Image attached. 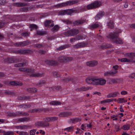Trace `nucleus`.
<instances>
[{
    "label": "nucleus",
    "instance_id": "nucleus-1",
    "mask_svg": "<svg viewBox=\"0 0 135 135\" xmlns=\"http://www.w3.org/2000/svg\"><path fill=\"white\" fill-rule=\"evenodd\" d=\"M122 32L120 29H117L116 32L110 34L108 36V38H110L114 43L117 44H122L123 42L122 40L118 37V33Z\"/></svg>",
    "mask_w": 135,
    "mask_h": 135
},
{
    "label": "nucleus",
    "instance_id": "nucleus-2",
    "mask_svg": "<svg viewBox=\"0 0 135 135\" xmlns=\"http://www.w3.org/2000/svg\"><path fill=\"white\" fill-rule=\"evenodd\" d=\"M19 70L26 73L27 75L33 77H41L43 76L42 74L39 73H34L35 70L33 69L30 68H20Z\"/></svg>",
    "mask_w": 135,
    "mask_h": 135
},
{
    "label": "nucleus",
    "instance_id": "nucleus-3",
    "mask_svg": "<svg viewBox=\"0 0 135 135\" xmlns=\"http://www.w3.org/2000/svg\"><path fill=\"white\" fill-rule=\"evenodd\" d=\"M102 4V1H96L87 5V8L89 9L95 8L101 6Z\"/></svg>",
    "mask_w": 135,
    "mask_h": 135
},
{
    "label": "nucleus",
    "instance_id": "nucleus-4",
    "mask_svg": "<svg viewBox=\"0 0 135 135\" xmlns=\"http://www.w3.org/2000/svg\"><path fill=\"white\" fill-rule=\"evenodd\" d=\"M77 1H67L66 2L58 4L54 6V7L57 8H61L68 5L78 3Z\"/></svg>",
    "mask_w": 135,
    "mask_h": 135
},
{
    "label": "nucleus",
    "instance_id": "nucleus-5",
    "mask_svg": "<svg viewBox=\"0 0 135 135\" xmlns=\"http://www.w3.org/2000/svg\"><path fill=\"white\" fill-rule=\"evenodd\" d=\"M9 115L10 116L15 117L16 116H28L29 114L27 113L21 111L17 112L15 113L13 112H10L9 113Z\"/></svg>",
    "mask_w": 135,
    "mask_h": 135
},
{
    "label": "nucleus",
    "instance_id": "nucleus-6",
    "mask_svg": "<svg viewBox=\"0 0 135 135\" xmlns=\"http://www.w3.org/2000/svg\"><path fill=\"white\" fill-rule=\"evenodd\" d=\"M95 85H103L105 84L106 83V80H105L102 79H97L95 78Z\"/></svg>",
    "mask_w": 135,
    "mask_h": 135
},
{
    "label": "nucleus",
    "instance_id": "nucleus-7",
    "mask_svg": "<svg viewBox=\"0 0 135 135\" xmlns=\"http://www.w3.org/2000/svg\"><path fill=\"white\" fill-rule=\"evenodd\" d=\"M30 42L27 41L19 42L15 43L14 44V45L17 47H23L30 44Z\"/></svg>",
    "mask_w": 135,
    "mask_h": 135
},
{
    "label": "nucleus",
    "instance_id": "nucleus-8",
    "mask_svg": "<svg viewBox=\"0 0 135 135\" xmlns=\"http://www.w3.org/2000/svg\"><path fill=\"white\" fill-rule=\"evenodd\" d=\"M117 72V70L113 71L112 70H109L104 73V75L105 76H108L110 75L113 76Z\"/></svg>",
    "mask_w": 135,
    "mask_h": 135
},
{
    "label": "nucleus",
    "instance_id": "nucleus-9",
    "mask_svg": "<svg viewBox=\"0 0 135 135\" xmlns=\"http://www.w3.org/2000/svg\"><path fill=\"white\" fill-rule=\"evenodd\" d=\"M36 126H41L45 127L49 126V124L46 122L43 121H39L35 123Z\"/></svg>",
    "mask_w": 135,
    "mask_h": 135
},
{
    "label": "nucleus",
    "instance_id": "nucleus-10",
    "mask_svg": "<svg viewBox=\"0 0 135 135\" xmlns=\"http://www.w3.org/2000/svg\"><path fill=\"white\" fill-rule=\"evenodd\" d=\"M86 45V44L84 42H81L75 44L73 46V47L74 48L78 49L84 47Z\"/></svg>",
    "mask_w": 135,
    "mask_h": 135
},
{
    "label": "nucleus",
    "instance_id": "nucleus-11",
    "mask_svg": "<svg viewBox=\"0 0 135 135\" xmlns=\"http://www.w3.org/2000/svg\"><path fill=\"white\" fill-rule=\"evenodd\" d=\"M102 25L100 23L97 22L95 23L90 25L89 27L91 29H95L99 27H101Z\"/></svg>",
    "mask_w": 135,
    "mask_h": 135
},
{
    "label": "nucleus",
    "instance_id": "nucleus-12",
    "mask_svg": "<svg viewBox=\"0 0 135 135\" xmlns=\"http://www.w3.org/2000/svg\"><path fill=\"white\" fill-rule=\"evenodd\" d=\"M119 95V93L118 91H115L107 95V98H110L115 97Z\"/></svg>",
    "mask_w": 135,
    "mask_h": 135
},
{
    "label": "nucleus",
    "instance_id": "nucleus-13",
    "mask_svg": "<svg viewBox=\"0 0 135 135\" xmlns=\"http://www.w3.org/2000/svg\"><path fill=\"white\" fill-rule=\"evenodd\" d=\"M45 26L47 27H51L54 25L53 21L51 20H46L45 22Z\"/></svg>",
    "mask_w": 135,
    "mask_h": 135
},
{
    "label": "nucleus",
    "instance_id": "nucleus-14",
    "mask_svg": "<svg viewBox=\"0 0 135 135\" xmlns=\"http://www.w3.org/2000/svg\"><path fill=\"white\" fill-rule=\"evenodd\" d=\"M98 64L97 61H94L88 62L86 63L87 65L91 67H93L97 65Z\"/></svg>",
    "mask_w": 135,
    "mask_h": 135
},
{
    "label": "nucleus",
    "instance_id": "nucleus-15",
    "mask_svg": "<svg viewBox=\"0 0 135 135\" xmlns=\"http://www.w3.org/2000/svg\"><path fill=\"white\" fill-rule=\"evenodd\" d=\"M46 63L49 65H57L58 62L57 61L55 60H47L45 61Z\"/></svg>",
    "mask_w": 135,
    "mask_h": 135
},
{
    "label": "nucleus",
    "instance_id": "nucleus-16",
    "mask_svg": "<svg viewBox=\"0 0 135 135\" xmlns=\"http://www.w3.org/2000/svg\"><path fill=\"white\" fill-rule=\"evenodd\" d=\"M95 78L87 79L86 80V82L88 84H92L95 85Z\"/></svg>",
    "mask_w": 135,
    "mask_h": 135
},
{
    "label": "nucleus",
    "instance_id": "nucleus-17",
    "mask_svg": "<svg viewBox=\"0 0 135 135\" xmlns=\"http://www.w3.org/2000/svg\"><path fill=\"white\" fill-rule=\"evenodd\" d=\"M30 119L29 118L24 117L20 118L18 119V122H27Z\"/></svg>",
    "mask_w": 135,
    "mask_h": 135
},
{
    "label": "nucleus",
    "instance_id": "nucleus-18",
    "mask_svg": "<svg viewBox=\"0 0 135 135\" xmlns=\"http://www.w3.org/2000/svg\"><path fill=\"white\" fill-rule=\"evenodd\" d=\"M124 56L127 57L132 58L135 57V53H127L125 54Z\"/></svg>",
    "mask_w": 135,
    "mask_h": 135
},
{
    "label": "nucleus",
    "instance_id": "nucleus-19",
    "mask_svg": "<svg viewBox=\"0 0 135 135\" xmlns=\"http://www.w3.org/2000/svg\"><path fill=\"white\" fill-rule=\"evenodd\" d=\"M9 84L11 85L14 86H21L22 85V83H21L18 81H12L10 82Z\"/></svg>",
    "mask_w": 135,
    "mask_h": 135
},
{
    "label": "nucleus",
    "instance_id": "nucleus-20",
    "mask_svg": "<svg viewBox=\"0 0 135 135\" xmlns=\"http://www.w3.org/2000/svg\"><path fill=\"white\" fill-rule=\"evenodd\" d=\"M91 88L90 87H82L77 89L76 90L78 91H85L88 90L89 89H91Z\"/></svg>",
    "mask_w": 135,
    "mask_h": 135
},
{
    "label": "nucleus",
    "instance_id": "nucleus-21",
    "mask_svg": "<svg viewBox=\"0 0 135 135\" xmlns=\"http://www.w3.org/2000/svg\"><path fill=\"white\" fill-rule=\"evenodd\" d=\"M65 56L62 55L59 57L58 58V60L61 63H65Z\"/></svg>",
    "mask_w": 135,
    "mask_h": 135
},
{
    "label": "nucleus",
    "instance_id": "nucleus-22",
    "mask_svg": "<svg viewBox=\"0 0 135 135\" xmlns=\"http://www.w3.org/2000/svg\"><path fill=\"white\" fill-rule=\"evenodd\" d=\"M107 26L109 28H112L114 27V23L112 20H110L107 22Z\"/></svg>",
    "mask_w": 135,
    "mask_h": 135
},
{
    "label": "nucleus",
    "instance_id": "nucleus-23",
    "mask_svg": "<svg viewBox=\"0 0 135 135\" xmlns=\"http://www.w3.org/2000/svg\"><path fill=\"white\" fill-rule=\"evenodd\" d=\"M85 22L84 20H79L75 21L73 22V24L74 25H81L84 23Z\"/></svg>",
    "mask_w": 135,
    "mask_h": 135
},
{
    "label": "nucleus",
    "instance_id": "nucleus-24",
    "mask_svg": "<svg viewBox=\"0 0 135 135\" xmlns=\"http://www.w3.org/2000/svg\"><path fill=\"white\" fill-rule=\"evenodd\" d=\"M81 119L79 118H76L71 119L70 120V123H73L80 122L81 121Z\"/></svg>",
    "mask_w": 135,
    "mask_h": 135
},
{
    "label": "nucleus",
    "instance_id": "nucleus-25",
    "mask_svg": "<svg viewBox=\"0 0 135 135\" xmlns=\"http://www.w3.org/2000/svg\"><path fill=\"white\" fill-rule=\"evenodd\" d=\"M66 14L68 15H71L73 13H76L77 11L73 9H70L66 10Z\"/></svg>",
    "mask_w": 135,
    "mask_h": 135
},
{
    "label": "nucleus",
    "instance_id": "nucleus-26",
    "mask_svg": "<svg viewBox=\"0 0 135 135\" xmlns=\"http://www.w3.org/2000/svg\"><path fill=\"white\" fill-rule=\"evenodd\" d=\"M13 5L14 6L17 7H22L27 5L26 4L22 3H16L13 4Z\"/></svg>",
    "mask_w": 135,
    "mask_h": 135
},
{
    "label": "nucleus",
    "instance_id": "nucleus-27",
    "mask_svg": "<svg viewBox=\"0 0 135 135\" xmlns=\"http://www.w3.org/2000/svg\"><path fill=\"white\" fill-rule=\"evenodd\" d=\"M127 102V100L125 99L124 98H118L117 100V102L119 103H125Z\"/></svg>",
    "mask_w": 135,
    "mask_h": 135
},
{
    "label": "nucleus",
    "instance_id": "nucleus-28",
    "mask_svg": "<svg viewBox=\"0 0 135 135\" xmlns=\"http://www.w3.org/2000/svg\"><path fill=\"white\" fill-rule=\"evenodd\" d=\"M69 47L68 45H66L61 46L59 48H57V50H61L67 48Z\"/></svg>",
    "mask_w": 135,
    "mask_h": 135
},
{
    "label": "nucleus",
    "instance_id": "nucleus-29",
    "mask_svg": "<svg viewBox=\"0 0 135 135\" xmlns=\"http://www.w3.org/2000/svg\"><path fill=\"white\" fill-rule=\"evenodd\" d=\"M3 135H12L14 134V132L13 131H3Z\"/></svg>",
    "mask_w": 135,
    "mask_h": 135
},
{
    "label": "nucleus",
    "instance_id": "nucleus-30",
    "mask_svg": "<svg viewBox=\"0 0 135 135\" xmlns=\"http://www.w3.org/2000/svg\"><path fill=\"white\" fill-rule=\"evenodd\" d=\"M130 128V126L129 124H125L122 127L121 129L124 130H128Z\"/></svg>",
    "mask_w": 135,
    "mask_h": 135
},
{
    "label": "nucleus",
    "instance_id": "nucleus-31",
    "mask_svg": "<svg viewBox=\"0 0 135 135\" xmlns=\"http://www.w3.org/2000/svg\"><path fill=\"white\" fill-rule=\"evenodd\" d=\"M73 58L71 57H66L65 56V63L69 62L73 60Z\"/></svg>",
    "mask_w": 135,
    "mask_h": 135
},
{
    "label": "nucleus",
    "instance_id": "nucleus-32",
    "mask_svg": "<svg viewBox=\"0 0 135 135\" xmlns=\"http://www.w3.org/2000/svg\"><path fill=\"white\" fill-rule=\"evenodd\" d=\"M72 36H74L77 34L79 32V31L76 29H73L71 30Z\"/></svg>",
    "mask_w": 135,
    "mask_h": 135
},
{
    "label": "nucleus",
    "instance_id": "nucleus-33",
    "mask_svg": "<svg viewBox=\"0 0 135 135\" xmlns=\"http://www.w3.org/2000/svg\"><path fill=\"white\" fill-rule=\"evenodd\" d=\"M50 104L52 105H58L61 104L60 102L57 101H53L50 103Z\"/></svg>",
    "mask_w": 135,
    "mask_h": 135
},
{
    "label": "nucleus",
    "instance_id": "nucleus-34",
    "mask_svg": "<svg viewBox=\"0 0 135 135\" xmlns=\"http://www.w3.org/2000/svg\"><path fill=\"white\" fill-rule=\"evenodd\" d=\"M118 61H121L122 62H129L130 61V60L126 58H123L118 59Z\"/></svg>",
    "mask_w": 135,
    "mask_h": 135
},
{
    "label": "nucleus",
    "instance_id": "nucleus-35",
    "mask_svg": "<svg viewBox=\"0 0 135 135\" xmlns=\"http://www.w3.org/2000/svg\"><path fill=\"white\" fill-rule=\"evenodd\" d=\"M45 83V81L44 80L40 81L37 83V85L39 86H41L44 85Z\"/></svg>",
    "mask_w": 135,
    "mask_h": 135
},
{
    "label": "nucleus",
    "instance_id": "nucleus-36",
    "mask_svg": "<svg viewBox=\"0 0 135 135\" xmlns=\"http://www.w3.org/2000/svg\"><path fill=\"white\" fill-rule=\"evenodd\" d=\"M59 27L58 25H56L53 28H52V31L54 32L57 31L59 30Z\"/></svg>",
    "mask_w": 135,
    "mask_h": 135
},
{
    "label": "nucleus",
    "instance_id": "nucleus-37",
    "mask_svg": "<svg viewBox=\"0 0 135 135\" xmlns=\"http://www.w3.org/2000/svg\"><path fill=\"white\" fill-rule=\"evenodd\" d=\"M118 115H112L111 117L110 118L114 120H117L118 119Z\"/></svg>",
    "mask_w": 135,
    "mask_h": 135
},
{
    "label": "nucleus",
    "instance_id": "nucleus-38",
    "mask_svg": "<svg viewBox=\"0 0 135 135\" xmlns=\"http://www.w3.org/2000/svg\"><path fill=\"white\" fill-rule=\"evenodd\" d=\"M110 80L111 82L115 83L118 82L119 79H111Z\"/></svg>",
    "mask_w": 135,
    "mask_h": 135
},
{
    "label": "nucleus",
    "instance_id": "nucleus-39",
    "mask_svg": "<svg viewBox=\"0 0 135 135\" xmlns=\"http://www.w3.org/2000/svg\"><path fill=\"white\" fill-rule=\"evenodd\" d=\"M74 127H73L71 126L64 129V131H67L68 132H71L73 129Z\"/></svg>",
    "mask_w": 135,
    "mask_h": 135
},
{
    "label": "nucleus",
    "instance_id": "nucleus-40",
    "mask_svg": "<svg viewBox=\"0 0 135 135\" xmlns=\"http://www.w3.org/2000/svg\"><path fill=\"white\" fill-rule=\"evenodd\" d=\"M71 30H68L65 33V35L66 36H70L71 35Z\"/></svg>",
    "mask_w": 135,
    "mask_h": 135
},
{
    "label": "nucleus",
    "instance_id": "nucleus-41",
    "mask_svg": "<svg viewBox=\"0 0 135 135\" xmlns=\"http://www.w3.org/2000/svg\"><path fill=\"white\" fill-rule=\"evenodd\" d=\"M66 15V10L61 11L58 13V15Z\"/></svg>",
    "mask_w": 135,
    "mask_h": 135
},
{
    "label": "nucleus",
    "instance_id": "nucleus-42",
    "mask_svg": "<svg viewBox=\"0 0 135 135\" xmlns=\"http://www.w3.org/2000/svg\"><path fill=\"white\" fill-rule=\"evenodd\" d=\"M43 120L46 123L51 122L50 117H45L44 118Z\"/></svg>",
    "mask_w": 135,
    "mask_h": 135
},
{
    "label": "nucleus",
    "instance_id": "nucleus-43",
    "mask_svg": "<svg viewBox=\"0 0 135 135\" xmlns=\"http://www.w3.org/2000/svg\"><path fill=\"white\" fill-rule=\"evenodd\" d=\"M52 74L55 77H58L60 76V74L58 72H54L52 73Z\"/></svg>",
    "mask_w": 135,
    "mask_h": 135
},
{
    "label": "nucleus",
    "instance_id": "nucleus-44",
    "mask_svg": "<svg viewBox=\"0 0 135 135\" xmlns=\"http://www.w3.org/2000/svg\"><path fill=\"white\" fill-rule=\"evenodd\" d=\"M129 77L130 78H135V73H132L130 74L129 75Z\"/></svg>",
    "mask_w": 135,
    "mask_h": 135
},
{
    "label": "nucleus",
    "instance_id": "nucleus-45",
    "mask_svg": "<svg viewBox=\"0 0 135 135\" xmlns=\"http://www.w3.org/2000/svg\"><path fill=\"white\" fill-rule=\"evenodd\" d=\"M36 130V129H33L30 131V134L31 135H34L35 134V132Z\"/></svg>",
    "mask_w": 135,
    "mask_h": 135
},
{
    "label": "nucleus",
    "instance_id": "nucleus-46",
    "mask_svg": "<svg viewBox=\"0 0 135 135\" xmlns=\"http://www.w3.org/2000/svg\"><path fill=\"white\" fill-rule=\"evenodd\" d=\"M104 12L103 11H100L99 12L98 14L99 16L100 17H102L104 15Z\"/></svg>",
    "mask_w": 135,
    "mask_h": 135
},
{
    "label": "nucleus",
    "instance_id": "nucleus-47",
    "mask_svg": "<svg viewBox=\"0 0 135 135\" xmlns=\"http://www.w3.org/2000/svg\"><path fill=\"white\" fill-rule=\"evenodd\" d=\"M51 122H53L57 120L58 118L56 117H50Z\"/></svg>",
    "mask_w": 135,
    "mask_h": 135
},
{
    "label": "nucleus",
    "instance_id": "nucleus-48",
    "mask_svg": "<svg viewBox=\"0 0 135 135\" xmlns=\"http://www.w3.org/2000/svg\"><path fill=\"white\" fill-rule=\"evenodd\" d=\"M30 27L31 29H37L38 28L37 26L36 25L34 24H32L30 25Z\"/></svg>",
    "mask_w": 135,
    "mask_h": 135
},
{
    "label": "nucleus",
    "instance_id": "nucleus-49",
    "mask_svg": "<svg viewBox=\"0 0 135 135\" xmlns=\"http://www.w3.org/2000/svg\"><path fill=\"white\" fill-rule=\"evenodd\" d=\"M37 33L38 35H42L45 34V33L44 32L40 31H37Z\"/></svg>",
    "mask_w": 135,
    "mask_h": 135
},
{
    "label": "nucleus",
    "instance_id": "nucleus-50",
    "mask_svg": "<svg viewBox=\"0 0 135 135\" xmlns=\"http://www.w3.org/2000/svg\"><path fill=\"white\" fill-rule=\"evenodd\" d=\"M24 64V63L22 64V63H19V64H16L15 65V67H21Z\"/></svg>",
    "mask_w": 135,
    "mask_h": 135
},
{
    "label": "nucleus",
    "instance_id": "nucleus-51",
    "mask_svg": "<svg viewBox=\"0 0 135 135\" xmlns=\"http://www.w3.org/2000/svg\"><path fill=\"white\" fill-rule=\"evenodd\" d=\"M6 93H7V94L10 95L12 96H14L15 95V94L14 93L11 91H6Z\"/></svg>",
    "mask_w": 135,
    "mask_h": 135
},
{
    "label": "nucleus",
    "instance_id": "nucleus-52",
    "mask_svg": "<svg viewBox=\"0 0 135 135\" xmlns=\"http://www.w3.org/2000/svg\"><path fill=\"white\" fill-rule=\"evenodd\" d=\"M76 40H79L83 39L81 35H78L75 38Z\"/></svg>",
    "mask_w": 135,
    "mask_h": 135
},
{
    "label": "nucleus",
    "instance_id": "nucleus-53",
    "mask_svg": "<svg viewBox=\"0 0 135 135\" xmlns=\"http://www.w3.org/2000/svg\"><path fill=\"white\" fill-rule=\"evenodd\" d=\"M29 127L28 126H27L23 125L22 126H19L18 127V128H21V129H23L24 128H27V127Z\"/></svg>",
    "mask_w": 135,
    "mask_h": 135
},
{
    "label": "nucleus",
    "instance_id": "nucleus-54",
    "mask_svg": "<svg viewBox=\"0 0 135 135\" xmlns=\"http://www.w3.org/2000/svg\"><path fill=\"white\" fill-rule=\"evenodd\" d=\"M81 129L84 131H85L86 129L85 125L84 124H82L80 127Z\"/></svg>",
    "mask_w": 135,
    "mask_h": 135
},
{
    "label": "nucleus",
    "instance_id": "nucleus-55",
    "mask_svg": "<svg viewBox=\"0 0 135 135\" xmlns=\"http://www.w3.org/2000/svg\"><path fill=\"white\" fill-rule=\"evenodd\" d=\"M31 106L30 105H22V107H24V108H28L30 107Z\"/></svg>",
    "mask_w": 135,
    "mask_h": 135
},
{
    "label": "nucleus",
    "instance_id": "nucleus-56",
    "mask_svg": "<svg viewBox=\"0 0 135 135\" xmlns=\"http://www.w3.org/2000/svg\"><path fill=\"white\" fill-rule=\"evenodd\" d=\"M126 16H124L123 15H121L120 16H119V18L120 19L123 20L124 19V18H126Z\"/></svg>",
    "mask_w": 135,
    "mask_h": 135
},
{
    "label": "nucleus",
    "instance_id": "nucleus-57",
    "mask_svg": "<svg viewBox=\"0 0 135 135\" xmlns=\"http://www.w3.org/2000/svg\"><path fill=\"white\" fill-rule=\"evenodd\" d=\"M33 88H29L27 89V91L30 93H33L32 91Z\"/></svg>",
    "mask_w": 135,
    "mask_h": 135
},
{
    "label": "nucleus",
    "instance_id": "nucleus-58",
    "mask_svg": "<svg viewBox=\"0 0 135 135\" xmlns=\"http://www.w3.org/2000/svg\"><path fill=\"white\" fill-rule=\"evenodd\" d=\"M65 114L66 115V116H69L70 115H72V113L71 112H65Z\"/></svg>",
    "mask_w": 135,
    "mask_h": 135
},
{
    "label": "nucleus",
    "instance_id": "nucleus-59",
    "mask_svg": "<svg viewBox=\"0 0 135 135\" xmlns=\"http://www.w3.org/2000/svg\"><path fill=\"white\" fill-rule=\"evenodd\" d=\"M20 135H27L28 133L27 132H20Z\"/></svg>",
    "mask_w": 135,
    "mask_h": 135
},
{
    "label": "nucleus",
    "instance_id": "nucleus-60",
    "mask_svg": "<svg viewBox=\"0 0 135 135\" xmlns=\"http://www.w3.org/2000/svg\"><path fill=\"white\" fill-rule=\"evenodd\" d=\"M101 48L102 49H104L108 48V47L105 44L104 45L101 46Z\"/></svg>",
    "mask_w": 135,
    "mask_h": 135
},
{
    "label": "nucleus",
    "instance_id": "nucleus-61",
    "mask_svg": "<svg viewBox=\"0 0 135 135\" xmlns=\"http://www.w3.org/2000/svg\"><path fill=\"white\" fill-rule=\"evenodd\" d=\"M60 116L61 117H66L65 112H63L61 113L60 114Z\"/></svg>",
    "mask_w": 135,
    "mask_h": 135
},
{
    "label": "nucleus",
    "instance_id": "nucleus-62",
    "mask_svg": "<svg viewBox=\"0 0 135 135\" xmlns=\"http://www.w3.org/2000/svg\"><path fill=\"white\" fill-rule=\"evenodd\" d=\"M21 35L24 36H29L28 33L27 32H24L21 33Z\"/></svg>",
    "mask_w": 135,
    "mask_h": 135
},
{
    "label": "nucleus",
    "instance_id": "nucleus-63",
    "mask_svg": "<svg viewBox=\"0 0 135 135\" xmlns=\"http://www.w3.org/2000/svg\"><path fill=\"white\" fill-rule=\"evenodd\" d=\"M127 92L126 91H121V94L122 95H125L126 94H127Z\"/></svg>",
    "mask_w": 135,
    "mask_h": 135
},
{
    "label": "nucleus",
    "instance_id": "nucleus-64",
    "mask_svg": "<svg viewBox=\"0 0 135 135\" xmlns=\"http://www.w3.org/2000/svg\"><path fill=\"white\" fill-rule=\"evenodd\" d=\"M97 37L98 39L100 41H101V40H102L103 39V38L102 37V36L100 35H98Z\"/></svg>",
    "mask_w": 135,
    "mask_h": 135
}]
</instances>
